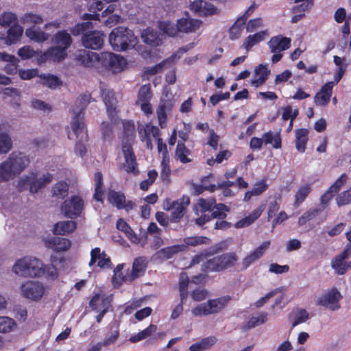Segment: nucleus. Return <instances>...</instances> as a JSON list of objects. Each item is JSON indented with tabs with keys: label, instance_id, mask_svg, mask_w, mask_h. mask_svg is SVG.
Segmentation results:
<instances>
[{
	"label": "nucleus",
	"instance_id": "f257e3e1",
	"mask_svg": "<svg viewBox=\"0 0 351 351\" xmlns=\"http://www.w3.org/2000/svg\"><path fill=\"white\" fill-rule=\"evenodd\" d=\"M29 158L25 154L13 152L8 158L0 163V182L14 180L29 165Z\"/></svg>",
	"mask_w": 351,
	"mask_h": 351
},
{
	"label": "nucleus",
	"instance_id": "f03ea898",
	"mask_svg": "<svg viewBox=\"0 0 351 351\" xmlns=\"http://www.w3.org/2000/svg\"><path fill=\"white\" fill-rule=\"evenodd\" d=\"M43 263L38 258L25 256L17 259L12 266V271L22 278H39L43 276Z\"/></svg>",
	"mask_w": 351,
	"mask_h": 351
},
{
	"label": "nucleus",
	"instance_id": "7ed1b4c3",
	"mask_svg": "<svg viewBox=\"0 0 351 351\" xmlns=\"http://www.w3.org/2000/svg\"><path fill=\"white\" fill-rule=\"evenodd\" d=\"M125 137L123 140L122 151L125 157L123 169L128 173L138 174L136 157L132 148V143L135 138L134 125L130 122L123 123Z\"/></svg>",
	"mask_w": 351,
	"mask_h": 351
},
{
	"label": "nucleus",
	"instance_id": "20e7f679",
	"mask_svg": "<svg viewBox=\"0 0 351 351\" xmlns=\"http://www.w3.org/2000/svg\"><path fill=\"white\" fill-rule=\"evenodd\" d=\"M109 43L115 51H125L133 48L136 45L137 38L130 29L124 27H118L110 34Z\"/></svg>",
	"mask_w": 351,
	"mask_h": 351
},
{
	"label": "nucleus",
	"instance_id": "39448f33",
	"mask_svg": "<svg viewBox=\"0 0 351 351\" xmlns=\"http://www.w3.org/2000/svg\"><path fill=\"white\" fill-rule=\"evenodd\" d=\"M52 180L53 175L49 173L31 172L18 180V187L20 191L28 190L30 193H36Z\"/></svg>",
	"mask_w": 351,
	"mask_h": 351
},
{
	"label": "nucleus",
	"instance_id": "423d86ee",
	"mask_svg": "<svg viewBox=\"0 0 351 351\" xmlns=\"http://www.w3.org/2000/svg\"><path fill=\"white\" fill-rule=\"evenodd\" d=\"M92 98L90 95L84 94L80 96L75 101L73 108V116L71 122V130L81 139L86 138V130L83 122L82 110L90 103Z\"/></svg>",
	"mask_w": 351,
	"mask_h": 351
},
{
	"label": "nucleus",
	"instance_id": "0eeeda50",
	"mask_svg": "<svg viewBox=\"0 0 351 351\" xmlns=\"http://www.w3.org/2000/svg\"><path fill=\"white\" fill-rule=\"evenodd\" d=\"M231 300L230 296L223 295L215 299L208 300L192 310L195 316H205L215 314L224 309Z\"/></svg>",
	"mask_w": 351,
	"mask_h": 351
},
{
	"label": "nucleus",
	"instance_id": "6e6552de",
	"mask_svg": "<svg viewBox=\"0 0 351 351\" xmlns=\"http://www.w3.org/2000/svg\"><path fill=\"white\" fill-rule=\"evenodd\" d=\"M238 257L234 253H226L216 256L206 261L202 265V270L208 271H220L231 267L237 261Z\"/></svg>",
	"mask_w": 351,
	"mask_h": 351
},
{
	"label": "nucleus",
	"instance_id": "1a4fd4ad",
	"mask_svg": "<svg viewBox=\"0 0 351 351\" xmlns=\"http://www.w3.org/2000/svg\"><path fill=\"white\" fill-rule=\"evenodd\" d=\"M19 291L23 298L32 301H38L44 295L45 288L42 282L29 280L21 284Z\"/></svg>",
	"mask_w": 351,
	"mask_h": 351
},
{
	"label": "nucleus",
	"instance_id": "9d476101",
	"mask_svg": "<svg viewBox=\"0 0 351 351\" xmlns=\"http://www.w3.org/2000/svg\"><path fill=\"white\" fill-rule=\"evenodd\" d=\"M190 203V198L188 196H183L182 198L172 202H167L165 209L171 210L169 220L172 223H178L186 213L187 206Z\"/></svg>",
	"mask_w": 351,
	"mask_h": 351
},
{
	"label": "nucleus",
	"instance_id": "9b49d317",
	"mask_svg": "<svg viewBox=\"0 0 351 351\" xmlns=\"http://www.w3.org/2000/svg\"><path fill=\"white\" fill-rule=\"evenodd\" d=\"M270 51L274 53L271 62L275 64L280 61L282 57V51L288 49L291 46V39L278 35L272 37L267 43Z\"/></svg>",
	"mask_w": 351,
	"mask_h": 351
},
{
	"label": "nucleus",
	"instance_id": "f8f14e48",
	"mask_svg": "<svg viewBox=\"0 0 351 351\" xmlns=\"http://www.w3.org/2000/svg\"><path fill=\"white\" fill-rule=\"evenodd\" d=\"M125 64V60L120 55L111 52L101 53V68L100 71L108 69L113 73H118L123 69Z\"/></svg>",
	"mask_w": 351,
	"mask_h": 351
},
{
	"label": "nucleus",
	"instance_id": "ddd939ff",
	"mask_svg": "<svg viewBox=\"0 0 351 351\" xmlns=\"http://www.w3.org/2000/svg\"><path fill=\"white\" fill-rule=\"evenodd\" d=\"M84 209V201L77 195L64 200L61 206L62 213L67 217L75 219L79 217Z\"/></svg>",
	"mask_w": 351,
	"mask_h": 351
},
{
	"label": "nucleus",
	"instance_id": "4468645a",
	"mask_svg": "<svg viewBox=\"0 0 351 351\" xmlns=\"http://www.w3.org/2000/svg\"><path fill=\"white\" fill-rule=\"evenodd\" d=\"M101 96L106 104L108 117L111 121L114 123L117 120L118 111L117 110V99L112 90L101 86Z\"/></svg>",
	"mask_w": 351,
	"mask_h": 351
},
{
	"label": "nucleus",
	"instance_id": "2eb2a0df",
	"mask_svg": "<svg viewBox=\"0 0 351 351\" xmlns=\"http://www.w3.org/2000/svg\"><path fill=\"white\" fill-rule=\"evenodd\" d=\"M77 61L82 65L94 68L100 71L101 68V53L82 50L76 55Z\"/></svg>",
	"mask_w": 351,
	"mask_h": 351
},
{
	"label": "nucleus",
	"instance_id": "dca6fc26",
	"mask_svg": "<svg viewBox=\"0 0 351 351\" xmlns=\"http://www.w3.org/2000/svg\"><path fill=\"white\" fill-rule=\"evenodd\" d=\"M351 256V246H346L343 251L335 256L330 263V266L337 275H344L351 265L346 261Z\"/></svg>",
	"mask_w": 351,
	"mask_h": 351
},
{
	"label": "nucleus",
	"instance_id": "f3484780",
	"mask_svg": "<svg viewBox=\"0 0 351 351\" xmlns=\"http://www.w3.org/2000/svg\"><path fill=\"white\" fill-rule=\"evenodd\" d=\"M173 105L174 102L171 96L163 94L156 110L158 124L162 128L167 126V116L171 112Z\"/></svg>",
	"mask_w": 351,
	"mask_h": 351
},
{
	"label": "nucleus",
	"instance_id": "a211bd4d",
	"mask_svg": "<svg viewBox=\"0 0 351 351\" xmlns=\"http://www.w3.org/2000/svg\"><path fill=\"white\" fill-rule=\"evenodd\" d=\"M341 298L340 292L337 289H332L318 298L317 304L328 308L332 311H335L340 307L339 301Z\"/></svg>",
	"mask_w": 351,
	"mask_h": 351
},
{
	"label": "nucleus",
	"instance_id": "6ab92c4d",
	"mask_svg": "<svg viewBox=\"0 0 351 351\" xmlns=\"http://www.w3.org/2000/svg\"><path fill=\"white\" fill-rule=\"evenodd\" d=\"M104 42V34L100 31H92L82 37V45L88 49L97 50L101 48Z\"/></svg>",
	"mask_w": 351,
	"mask_h": 351
},
{
	"label": "nucleus",
	"instance_id": "aec40b11",
	"mask_svg": "<svg viewBox=\"0 0 351 351\" xmlns=\"http://www.w3.org/2000/svg\"><path fill=\"white\" fill-rule=\"evenodd\" d=\"M270 245V241H264L260 246L245 256L241 261V270L247 269L252 264L259 260Z\"/></svg>",
	"mask_w": 351,
	"mask_h": 351
},
{
	"label": "nucleus",
	"instance_id": "412c9836",
	"mask_svg": "<svg viewBox=\"0 0 351 351\" xmlns=\"http://www.w3.org/2000/svg\"><path fill=\"white\" fill-rule=\"evenodd\" d=\"M66 56L67 52L66 49L55 45L42 53L38 58V61L41 62L47 60L60 62L63 60Z\"/></svg>",
	"mask_w": 351,
	"mask_h": 351
},
{
	"label": "nucleus",
	"instance_id": "4be33fe9",
	"mask_svg": "<svg viewBox=\"0 0 351 351\" xmlns=\"http://www.w3.org/2000/svg\"><path fill=\"white\" fill-rule=\"evenodd\" d=\"M186 250V246L185 245H174L158 250L153 255L152 258L155 261H166L171 258L178 253Z\"/></svg>",
	"mask_w": 351,
	"mask_h": 351
},
{
	"label": "nucleus",
	"instance_id": "5701e85b",
	"mask_svg": "<svg viewBox=\"0 0 351 351\" xmlns=\"http://www.w3.org/2000/svg\"><path fill=\"white\" fill-rule=\"evenodd\" d=\"M177 23L180 32L192 33L200 27L202 21L193 19L186 14L184 17L178 19Z\"/></svg>",
	"mask_w": 351,
	"mask_h": 351
},
{
	"label": "nucleus",
	"instance_id": "b1692460",
	"mask_svg": "<svg viewBox=\"0 0 351 351\" xmlns=\"http://www.w3.org/2000/svg\"><path fill=\"white\" fill-rule=\"evenodd\" d=\"M190 6L191 10L200 16L215 14L217 10L213 4L203 0L195 1Z\"/></svg>",
	"mask_w": 351,
	"mask_h": 351
},
{
	"label": "nucleus",
	"instance_id": "393cba45",
	"mask_svg": "<svg viewBox=\"0 0 351 351\" xmlns=\"http://www.w3.org/2000/svg\"><path fill=\"white\" fill-rule=\"evenodd\" d=\"M147 263L145 258L143 257L136 258L132 265V271L130 275L123 277L124 281L131 282L136 278L143 276L145 271Z\"/></svg>",
	"mask_w": 351,
	"mask_h": 351
},
{
	"label": "nucleus",
	"instance_id": "a878e982",
	"mask_svg": "<svg viewBox=\"0 0 351 351\" xmlns=\"http://www.w3.org/2000/svg\"><path fill=\"white\" fill-rule=\"evenodd\" d=\"M99 14H85L83 16V19L88 21H85L82 23L77 24L71 29V33L74 36H78L80 34L84 35V34H88V32H87V31L93 29V27L92 22H90V20H99Z\"/></svg>",
	"mask_w": 351,
	"mask_h": 351
},
{
	"label": "nucleus",
	"instance_id": "bb28decb",
	"mask_svg": "<svg viewBox=\"0 0 351 351\" xmlns=\"http://www.w3.org/2000/svg\"><path fill=\"white\" fill-rule=\"evenodd\" d=\"M90 261L89 262V266H92L98 260L97 265L101 267H110V259L104 252H101L100 248L95 247L90 252Z\"/></svg>",
	"mask_w": 351,
	"mask_h": 351
},
{
	"label": "nucleus",
	"instance_id": "cd10ccee",
	"mask_svg": "<svg viewBox=\"0 0 351 351\" xmlns=\"http://www.w3.org/2000/svg\"><path fill=\"white\" fill-rule=\"evenodd\" d=\"M46 247L56 252L67 250L71 245L69 239L61 237H53L45 241Z\"/></svg>",
	"mask_w": 351,
	"mask_h": 351
},
{
	"label": "nucleus",
	"instance_id": "c85d7f7f",
	"mask_svg": "<svg viewBox=\"0 0 351 351\" xmlns=\"http://www.w3.org/2000/svg\"><path fill=\"white\" fill-rule=\"evenodd\" d=\"M269 73L270 70L267 69L266 65L259 64L254 70V75L251 80V84L255 87H258L263 84Z\"/></svg>",
	"mask_w": 351,
	"mask_h": 351
},
{
	"label": "nucleus",
	"instance_id": "c756f323",
	"mask_svg": "<svg viewBox=\"0 0 351 351\" xmlns=\"http://www.w3.org/2000/svg\"><path fill=\"white\" fill-rule=\"evenodd\" d=\"M162 34H159L158 32L147 28L141 33V38L143 41L153 47L158 46L162 43Z\"/></svg>",
	"mask_w": 351,
	"mask_h": 351
},
{
	"label": "nucleus",
	"instance_id": "7c9ffc66",
	"mask_svg": "<svg viewBox=\"0 0 351 351\" xmlns=\"http://www.w3.org/2000/svg\"><path fill=\"white\" fill-rule=\"evenodd\" d=\"M333 85V82H330L322 86L320 91L315 97V102L317 105L325 106L329 102Z\"/></svg>",
	"mask_w": 351,
	"mask_h": 351
},
{
	"label": "nucleus",
	"instance_id": "2f4dec72",
	"mask_svg": "<svg viewBox=\"0 0 351 351\" xmlns=\"http://www.w3.org/2000/svg\"><path fill=\"white\" fill-rule=\"evenodd\" d=\"M111 298L110 296L96 294L90 301V306L95 310H105L107 312L110 306Z\"/></svg>",
	"mask_w": 351,
	"mask_h": 351
},
{
	"label": "nucleus",
	"instance_id": "473e14b6",
	"mask_svg": "<svg viewBox=\"0 0 351 351\" xmlns=\"http://www.w3.org/2000/svg\"><path fill=\"white\" fill-rule=\"evenodd\" d=\"M23 32V28L18 23L12 25L8 30L7 36L5 39V44L11 45L18 42L20 40Z\"/></svg>",
	"mask_w": 351,
	"mask_h": 351
},
{
	"label": "nucleus",
	"instance_id": "72a5a7b5",
	"mask_svg": "<svg viewBox=\"0 0 351 351\" xmlns=\"http://www.w3.org/2000/svg\"><path fill=\"white\" fill-rule=\"evenodd\" d=\"M76 229V223L74 221H62L56 223L53 232L55 234L64 235L73 232Z\"/></svg>",
	"mask_w": 351,
	"mask_h": 351
},
{
	"label": "nucleus",
	"instance_id": "f704fd0d",
	"mask_svg": "<svg viewBox=\"0 0 351 351\" xmlns=\"http://www.w3.org/2000/svg\"><path fill=\"white\" fill-rule=\"evenodd\" d=\"M52 42L55 45L67 50L71 45L72 38L66 31H59L53 36Z\"/></svg>",
	"mask_w": 351,
	"mask_h": 351
},
{
	"label": "nucleus",
	"instance_id": "c9c22d12",
	"mask_svg": "<svg viewBox=\"0 0 351 351\" xmlns=\"http://www.w3.org/2000/svg\"><path fill=\"white\" fill-rule=\"evenodd\" d=\"M264 210V206H261L259 208H257L252 213H250L247 217L238 221L234 226L237 228H241L243 227L248 226L251 225L255 220H256L262 214Z\"/></svg>",
	"mask_w": 351,
	"mask_h": 351
},
{
	"label": "nucleus",
	"instance_id": "e433bc0d",
	"mask_svg": "<svg viewBox=\"0 0 351 351\" xmlns=\"http://www.w3.org/2000/svg\"><path fill=\"white\" fill-rule=\"evenodd\" d=\"M25 35L30 40L36 43H43L47 40L49 37L48 34L34 27L26 29Z\"/></svg>",
	"mask_w": 351,
	"mask_h": 351
},
{
	"label": "nucleus",
	"instance_id": "4c0bfd02",
	"mask_svg": "<svg viewBox=\"0 0 351 351\" xmlns=\"http://www.w3.org/2000/svg\"><path fill=\"white\" fill-rule=\"evenodd\" d=\"M138 133L140 138L142 141H144L145 139L149 138L150 136H152L155 138H160L159 137V129L154 125L150 124H146L145 125H142L138 128Z\"/></svg>",
	"mask_w": 351,
	"mask_h": 351
},
{
	"label": "nucleus",
	"instance_id": "58836bf2",
	"mask_svg": "<svg viewBox=\"0 0 351 351\" xmlns=\"http://www.w3.org/2000/svg\"><path fill=\"white\" fill-rule=\"evenodd\" d=\"M295 146L300 152H304L308 141V130L305 128L295 130Z\"/></svg>",
	"mask_w": 351,
	"mask_h": 351
},
{
	"label": "nucleus",
	"instance_id": "ea45409f",
	"mask_svg": "<svg viewBox=\"0 0 351 351\" xmlns=\"http://www.w3.org/2000/svg\"><path fill=\"white\" fill-rule=\"evenodd\" d=\"M267 35L266 31H261L254 34L248 36L245 40L243 47L249 51L253 46L263 40Z\"/></svg>",
	"mask_w": 351,
	"mask_h": 351
},
{
	"label": "nucleus",
	"instance_id": "a19ab883",
	"mask_svg": "<svg viewBox=\"0 0 351 351\" xmlns=\"http://www.w3.org/2000/svg\"><path fill=\"white\" fill-rule=\"evenodd\" d=\"M125 198V195L121 192L109 190L108 193V200L109 203L116 206L118 209H122L123 208Z\"/></svg>",
	"mask_w": 351,
	"mask_h": 351
},
{
	"label": "nucleus",
	"instance_id": "79ce46f5",
	"mask_svg": "<svg viewBox=\"0 0 351 351\" xmlns=\"http://www.w3.org/2000/svg\"><path fill=\"white\" fill-rule=\"evenodd\" d=\"M51 194L57 199H64L69 194V185L64 182H58L51 188Z\"/></svg>",
	"mask_w": 351,
	"mask_h": 351
},
{
	"label": "nucleus",
	"instance_id": "37998d69",
	"mask_svg": "<svg viewBox=\"0 0 351 351\" xmlns=\"http://www.w3.org/2000/svg\"><path fill=\"white\" fill-rule=\"evenodd\" d=\"M189 279L187 274L182 272L179 277V291L181 303H184V300L188 297V286Z\"/></svg>",
	"mask_w": 351,
	"mask_h": 351
},
{
	"label": "nucleus",
	"instance_id": "c03bdc74",
	"mask_svg": "<svg viewBox=\"0 0 351 351\" xmlns=\"http://www.w3.org/2000/svg\"><path fill=\"white\" fill-rule=\"evenodd\" d=\"M117 228L118 230L123 232L129 239L133 243H138V239L134 234L130 226L122 219H119L117 222Z\"/></svg>",
	"mask_w": 351,
	"mask_h": 351
},
{
	"label": "nucleus",
	"instance_id": "a18cd8bd",
	"mask_svg": "<svg viewBox=\"0 0 351 351\" xmlns=\"http://www.w3.org/2000/svg\"><path fill=\"white\" fill-rule=\"evenodd\" d=\"M311 191L310 184H304L299 187L295 195L294 206L298 207L304 201Z\"/></svg>",
	"mask_w": 351,
	"mask_h": 351
},
{
	"label": "nucleus",
	"instance_id": "49530a36",
	"mask_svg": "<svg viewBox=\"0 0 351 351\" xmlns=\"http://www.w3.org/2000/svg\"><path fill=\"white\" fill-rule=\"evenodd\" d=\"M16 328V322L7 316H0V333H9Z\"/></svg>",
	"mask_w": 351,
	"mask_h": 351
},
{
	"label": "nucleus",
	"instance_id": "de8ad7c7",
	"mask_svg": "<svg viewBox=\"0 0 351 351\" xmlns=\"http://www.w3.org/2000/svg\"><path fill=\"white\" fill-rule=\"evenodd\" d=\"M262 139L266 145L272 144L274 148L278 149L281 147V138L278 133L269 131L263 135Z\"/></svg>",
	"mask_w": 351,
	"mask_h": 351
},
{
	"label": "nucleus",
	"instance_id": "09e8293b",
	"mask_svg": "<svg viewBox=\"0 0 351 351\" xmlns=\"http://www.w3.org/2000/svg\"><path fill=\"white\" fill-rule=\"evenodd\" d=\"M40 83L51 89H55L61 86V80L56 75H40Z\"/></svg>",
	"mask_w": 351,
	"mask_h": 351
},
{
	"label": "nucleus",
	"instance_id": "8fccbe9b",
	"mask_svg": "<svg viewBox=\"0 0 351 351\" xmlns=\"http://www.w3.org/2000/svg\"><path fill=\"white\" fill-rule=\"evenodd\" d=\"M215 204L216 202L214 199H199L194 208L196 215H199V211L201 213H205L208 210H210L212 208H214Z\"/></svg>",
	"mask_w": 351,
	"mask_h": 351
},
{
	"label": "nucleus",
	"instance_id": "3c124183",
	"mask_svg": "<svg viewBox=\"0 0 351 351\" xmlns=\"http://www.w3.org/2000/svg\"><path fill=\"white\" fill-rule=\"evenodd\" d=\"M268 314L265 312L258 313L256 316L252 317L246 324V329L255 328L265 324L267 321Z\"/></svg>",
	"mask_w": 351,
	"mask_h": 351
},
{
	"label": "nucleus",
	"instance_id": "603ef678",
	"mask_svg": "<svg viewBox=\"0 0 351 351\" xmlns=\"http://www.w3.org/2000/svg\"><path fill=\"white\" fill-rule=\"evenodd\" d=\"M184 243L186 247L188 246L195 247L202 244H209L210 239L206 237L193 236L184 238Z\"/></svg>",
	"mask_w": 351,
	"mask_h": 351
},
{
	"label": "nucleus",
	"instance_id": "864d4df0",
	"mask_svg": "<svg viewBox=\"0 0 351 351\" xmlns=\"http://www.w3.org/2000/svg\"><path fill=\"white\" fill-rule=\"evenodd\" d=\"M95 194L94 198L99 202L103 201V195L104 191L102 190L103 185V177L102 174L100 172H97L95 174Z\"/></svg>",
	"mask_w": 351,
	"mask_h": 351
},
{
	"label": "nucleus",
	"instance_id": "5fc2aeb1",
	"mask_svg": "<svg viewBox=\"0 0 351 351\" xmlns=\"http://www.w3.org/2000/svg\"><path fill=\"white\" fill-rule=\"evenodd\" d=\"M74 136L76 137L77 139H78V141L76 143L75 147V152L76 154L80 155L81 157H82L86 152V149L83 142L87 141L88 134H86V138L81 139L80 136H77L73 130L72 132H69L68 133V138L70 139H73Z\"/></svg>",
	"mask_w": 351,
	"mask_h": 351
},
{
	"label": "nucleus",
	"instance_id": "6e6d98bb",
	"mask_svg": "<svg viewBox=\"0 0 351 351\" xmlns=\"http://www.w3.org/2000/svg\"><path fill=\"white\" fill-rule=\"evenodd\" d=\"M190 154V150L186 147L184 143H180L177 145L176 150V156L182 163H187L191 160L187 157Z\"/></svg>",
	"mask_w": 351,
	"mask_h": 351
},
{
	"label": "nucleus",
	"instance_id": "4d7b16f0",
	"mask_svg": "<svg viewBox=\"0 0 351 351\" xmlns=\"http://www.w3.org/2000/svg\"><path fill=\"white\" fill-rule=\"evenodd\" d=\"M12 147V141L10 136L5 133H0V154L8 153Z\"/></svg>",
	"mask_w": 351,
	"mask_h": 351
},
{
	"label": "nucleus",
	"instance_id": "13d9d810",
	"mask_svg": "<svg viewBox=\"0 0 351 351\" xmlns=\"http://www.w3.org/2000/svg\"><path fill=\"white\" fill-rule=\"evenodd\" d=\"M14 24H17V16L15 14L5 12L0 15V25L8 27Z\"/></svg>",
	"mask_w": 351,
	"mask_h": 351
},
{
	"label": "nucleus",
	"instance_id": "bf43d9fd",
	"mask_svg": "<svg viewBox=\"0 0 351 351\" xmlns=\"http://www.w3.org/2000/svg\"><path fill=\"white\" fill-rule=\"evenodd\" d=\"M152 94L151 91V86L149 84H145L141 87L138 94V102H147L149 101L152 98Z\"/></svg>",
	"mask_w": 351,
	"mask_h": 351
},
{
	"label": "nucleus",
	"instance_id": "052dcab7",
	"mask_svg": "<svg viewBox=\"0 0 351 351\" xmlns=\"http://www.w3.org/2000/svg\"><path fill=\"white\" fill-rule=\"evenodd\" d=\"M21 21L23 23L25 24H40L43 23V18L40 15L28 12L23 14Z\"/></svg>",
	"mask_w": 351,
	"mask_h": 351
},
{
	"label": "nucleus",
	"instance_id": "680f3d73",
	"mask_svg": "<svg viewBox=\"0 0 351 351\" xmlns=\"http://www.w3.org/2000/svg\"><path fill=\"white\" fill-rule=\"evenodd\" d=\"M322 211L319 208H315L305 212L298 219V225L303 226L308 221H311L316 217V215Z\"/></svg>",
	"mask_w": 351,
	"mask_h": 351
},
{
	"label": "nucleus",
	"instance_id": "e2e57ef3",
	"mask_svg": "<svg viewBox=\"0 0 351 351\" xmlns=\"http://www.w3.org/2000/svg\"><path fill=\"white\" fill-rule=\"evenodd\" d=\"M160 27L163 33L169 36H175L178 32H180L178 29V24L176 26L174 24L169 22L161 23Z\"/></svg>",
	"mask_w": 351,
	"mask_h": 351
},
{
	"label": "nucleus",
	"instance_id": "0e129e2a",
	"mask_svg": "<svg viewBox=\"0 0 351 351\" xmlns=\"http://www.w3.org/2000/svg\"><path fill=\"white\" fill-rule=\"evenodd\" d=\"M161 172H160V178L163 181H168L169 177L171 173V169L169 167V157H166L164 156L162 161H161Z\"/></svg>",
	"mask_w": 351,
	"mask_h": 351
},
{
	"label": "nucleus",
	"instance_id": "69168bd1",
	"mask_svg": "<svg viewBox=\"0 0 351 351\" xmlns=\"http://www.w3.org/2000/svg\"><path fill=\"white\" fill-rule=\"evenodd\" d=\"M244 25L245 23H241V21L239 19L237 21L230 27V38L232 40H235L240 37Z\"/></svg>",
	"mask_w": 351,
	"mask_h": 351
},
{
	"label": "nucleus",
	"instance_id": "338daca9",
	"mask_svg": "<svg viewBox=\"0 0 351 351\" xmlns=\"http://www.w3.org/2000/svg\"><path fill=\"white\" fill-rule=\"evenodd\" d=\"M213 208H215V210H214L210 215L211 218H218L219 219L226 218V212L228 210V207L226 205L223 204H215Z\"/></svg>",
	"mask_w": 351,
	"mask_h": 351
},
{
	"label": "nucleus",
	"instance_id": "774afa93",
	"mask_svg": "<svg viewBox=\"0 0 351 351\" xmlns=\"http://www.w3.org/2000/svg\"><path fill=\"white\" fill-rule=\"evenodd\" d=\"M338 206H343L351 203V187L345 191L341 192L336 198Z\"/></svg>",
	"mask_w": 351,
	"mask_h": 351
}]
</instances>
